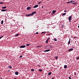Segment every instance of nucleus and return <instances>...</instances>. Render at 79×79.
Segmentation results:
<instances>
[{
  "instance_id": "obj_1",
  "label": "nucleus",
  "mask_w": 79,
  "mask_h": 79,
  "mask_svg": "<svg viewBox=\"0 0 79 79\" xmlns=\"http://www.w3.org/2000/svg\"><path fill=\"white\" fill-rule=\"evenodd\" d=\"M69 21H71L72 20V15H71L69 18Z\"/></svg>"
},
{
  "instance_id": "obj_2",
  "label": "nucleus",
  "mask_w": 79,
  "mask_h": 79,
  "mask_svg": "<svg viewBox=\"0 0 79 79\" xmlns=\"http://www.w3.org/2000/svg\"><path fill=\"white\" fill-rule=\"evenodd\" d=\"M50 39V38H48L46 41V44H48V41Z\"/></svg>"
},
{
  "instance_id": "obj_3",
  "label": "nucleus",
  "mask_w": 79,
  "mask_h": 79,
  "mask_svg": "<svg viewBox=\"0 0 79 79\" xmlns=\"http://www.w3.org/2000/svg\"><path fill=\"white\" fill-rule=\"evenodd\" d=\"M25 47H26L25 45H22L20 47V48H24Z\"/></svg>"
},
{
  "instance_id": "obj_4",
  "label": "nucleus",
  "mask_w": 79,
  "mask_h": 79,
  "mask_svg": "<svg viewBox=\"0 0 79 79\" xmlns=\"http://www.w3.org/2000/svg\"><path fill=\"white\" fill-rule=\"evenodd\" d=\"M49 51H50V49H48V50H46L44 51V52H49Z\"/></svg>"
},
{
  "instance_id": "obj_5",
  "label": "nucleus",
  "mask_w": 79,
  "mask_h": 79,
  "mask_svg": "<svg viewBox=\"0 0 79 79\" xmlns=\"http://www.w3.org/2000/svg\"><path fill=\"white\" fill-rule=\"evenodd\" d=\"M31 8H31V7H30L29 6H28L27 8V10H30V9H31Z\"/></svg>"
},
{
  "instance_id": "obj_6",
  "label": "nucleus",
  "mask_w": 79,
  "mask_h": 79,
  "mask_svg": "<svg viewBox=\"0 0 79 79\" xmlns=\"http://www.w3.org/2000/svg\"><path fill=\"white\" fill-rule=\"evenodd\" d=\"M39 6V5H36L34 6L33 7L34 8H37V7H38Z\"/></svg>"
},
{
  "instance_id": "obj_7",
  "label": "nucleus",
  "mask_w": 79,
  "mask_h": 79,
  "mask_svg": "<svg viewBox=\"0 0 79 79\" xmlns=\"http://www.w3.org/2000/svg\"><path fill=\"white\" fill-rule=\"evenodd\" d=\"M15 74L16 75H18V74H19V73L18 72H16L15 73Z\"/></svg>"
},
{
  "instance_id": "obj_8",
  "label": "nucleus",
  "mask_w": 79,
  "mask_h": 79,
  "mask_svg": "<svg viewBox=\"0 0 79 79\" xmlns=\"http://www.w3.org/2000/svg\"><path fill=\"white\" fill-rule=\"evenodd\" d=\"M74 49L73 48H71L69 50V52H71V51H72V50H73Z\"/></svg>"
},
{
  "instance_id": "obj_9",
  "label": "nucleus",
  "mask_w": 79,
  "mask_h": 79,
  "mask_svg": "<svg viewBox=\"0 0 79 79\" xmlns=\"http://www.w3.org/2000/svg\"><path fill=\"white\" fill-rule=\"evenodd\" d=\"M33 16L32 14H29L26 15V16Z\"/></svg>"
},
{
  "instance_id": "obj_10",
  "label": "nucleus",
  "mask_w": 79,
  "mask_h": 79,
  "mask_svg": "<svg viewBox=\"0 0 79 79\" xmlns=\"http://www.w3.org/2000/svg\"><path fill=\"white\" fill-rule=\"evenodd\" d=\"M70 43H71V40L69 39L68 44H70Z\"/></svg>"
},
{
  "instance_id": "obj_11",
  "label": "nucleus",
  "mask_w": 79,
  "mask_h": 79,
  "mask_svg": "<svg viewBox=\"0 0 79 79\" xmlns=\"http://www.w3.org/2000/svg\"><path fill=\"white\" fill-rule=\"evenodd\" d=\"M56 10H54L52 11V13H53L54 14H55V13H56Z\"/></svg>"
},
{
  "instance_id": "obj_12",
  "label": "nucleus",
  "mask_w": 79,
  "mask_h": 79,
  "mask_svg": "<svg viewBox=\"0 0 79 79\" xmlns=\"http://www.w3.org/2000/svg\"><path fill=\"white\" fill-rule=\"evenodd\" d=\"M35 13H36V11H35V12H32L31 13V15H33L34 14H35Z\"/></svg>"
},
{
  "instance_id": "obj_13",
  "label": "nucleus",
  "mask_w": 79,
  "mask_h": 79,
  "mask_svg": "<svg viewBox=\"0 0 79 79\" xmlns=\"http://www.w3.org/2000/svg\"><path fill=\"white\" fill-rule=\"evenodd\" d=\"M64 68H65V69H66V68H67V65H64Z\"/></svg>"
},
{
  "instance_id": "obj_14",
  "label": "nucleus",
  "mask_w": 79,
  "mask_h": 79,
  "mask_svg": "<svg viewBox=\"0 0 79 79\" xmlns=\"http://www.w3.org/2000/svg\"><path fill=\"white\" fill-rule=\"evenodd\" d=\"M2 9H5V8H6V6H4L2 7Z\"/></svg>"
},
{
  "instance_id": "obj_15",
  "label": "nucleus",
  "mask_w": 79,
  "mask_h": 79,
  "mask_svg": "<svg viewBox=\"0 0 79 79\" xmlns=\"http://www.w3.org/2000/svg\"><path fill=\"white\" fill-rule=\"evenodd\" d=\"M6 10H5V9L2 10H1V11H6Z\"/></svg>"
},
{
  "instance_id": "obj_16",
  "label": "nucleus",
  "mask_w": 79,
  "mask_h": 79,
  "mask_svg": "<svg viewBox=\"0 0 79 79\" xmlns=\"http://www.w3.org/2000/svg\"><path fill=\"white\" fill-rule=\"evenodd\" d=\"M52 74V72H49L48 73V76H50V75H51Z\"/></svg>"
},
{
  "instance_id": "obj_17",
  "label": "nucleus",
  "mask_w": 79,
  "mask_h": 79,
  "mask_svg": "<svg viewBox=\"0 0 79 79\" xmlns=\"http://www.w3.org/2000/svg\"><path fill=\"white\" fill-rule=\"evenodd\" d=\"M19 35V34H17L15 35V37H17V36H18Z\"/></svg>"
},
{
  "instance_id": "obj_18",
  "label": "nucleus",
  "mask_w": 79,
  "mask_h": 79,
  "mask_svg": "<svg viewBox=\"0 0 79 79\" xmlns=\"http://www.w3.org/2000/svg\"><path fill=\"white\" fill-rule=\"evenodd\" d=\"M1 24H3V20L2 21Z\"/></svg>"
},
{
  "instance_id": "obj_19",
  "label": "nucleus",
  "mask_w": 79,
  "mask_h": 79,
  "mask_svg": "<svg viewBox=\"0 0 79 79\" xmlns=\"http://www.w3.org/2000/svg\"><path fill=\"white\" fill-rule=\"evenodd\" d=\"M39 71H40V72H42V69H39Z\"/></svg>"
},
{
  "instance_id": "obj_20",
  "label": "nucleus",
  "mask_w": 79,
  "mask_h": 79,
  "mask_svg": "<svg viewBox=\"0 0 79 79\" xmlns=\"http://www.w3.org/2000/svg\"><path fill=\"white\" fill-rule=\"evenodd\" d=\"M66 15V13H64L63 14H62V16H64V15Z\"/></svg>"
},
{
  "instance_id": "obj_21",
  "label": "nucleus",
  "mask_w": 79,
  "mask_h": 79,
  "mask_svg": "<svg viewBox=\"0 0 79 79\" xmlns=\"http://www.w3.org/2000/svg\"><path fill=\"white\" fill-rule=\"evenodd\" d=\"M9 68L10 69H11V68H12V67L10 66H9Z\"/></svg>"
},
{
  "instance_id": "obj_22",
  "label": "nucleus",
  "mask_w": 79,
  "mask_h": 79,
  "mask_svg": "<svg viewBox=\"0 0 79 79\" xmlns=\"http://www.w3.org/2000/svg\"><path fill=\"white\" fill-rule=\"evenodd\" d=\"M73 4L74 5H76L77 4V3L75 2H74L73 3Z\"/></svg>"
},
{
  "instance_id": "obj_23",
  "label": "nucleus",
  "mask_w": 79,
  "mask_h": 79,
  "mask_svg": "<svg viewBox=\"0 0 79 79\" xmlns=\"http://www.w3.org/2000/svg\"><path fill=\"white\" fill-rule=\"evenodd\" d=\"M31 71H35V70H34V69H31Z\"/></svg>"
},
{
  "instance_id": "obj_24",
  "label": "nucleus",
  "mask_w": 79,
  "mask_h": 79,
  "mask_svg": "<svg viewBox=\"0 0 79 79\" xmlns=\"http://www.w3.org/2000/svg\"><path fill=\"white\" fill-rule=\"evenodd\" d=\"M55 58H56V59H58V57L57 56H56L55 57Z\"/></svg>"
},
{
  "instance_id": "obj_25",
  "label": "nucleus",
  "mask_w": 79,
  "mask_h": 79,
  "mask_svg": "<svg viewBox=\"0 0 79 79\" xmlns=\"http://www.w3.org/2000/svg\"><path fill=\"white\" fill-rule=\"evenodd\" d=\"M54 41H57V39H56V38H54Z\"/></svg>"
},
{
  "instance_id": "obj_26",
  "label": "nucleus",
  "mask_w": 79,
  "mask_h": 79,
  "mask_svg": "<svg viewBox=\"0 0 79 79\" xmlns=\"http://www.w3.org/2000/svg\"><path fill=\"white\" fill-rule=\"evenodd\" d=\"M46 32L45 31H44V32H42V33H41V34H44V33H45Z\"/></svg>"
},
{
  "instance_id": "obj_27",
  "label": "nucleus",
  "mask_w": 79,
  "mask_h": 79,
  "mask_svg": "<svg viewBox=\"0 0 79 79\" xmlns=\"http://www.w3.org/2000/svg\"><path fill=\"white\" fill-rule=\"evenodd\" d=\"M49 47H50L51 48H52V46H48Z\"/></svg>"
},
{
  "instance_id": "obj_28",
  "label": "nucleus",
  "mask_w": 79,
  "mask_h": 79,
  "mask_svg": "<svg viewBox=\"0 0 79 79\" xmlns=\"http://www.w3.org/2000/svg\"><path fill=\"white\" fill-rule=\"evenodd\" d=\"M74 1H72V3L73 4H74Z\"/></svg>"
},
{
  "instance_id": "obj_29",
  "label": "nucleus",
  "mask_w": 79,
  "mask_h": 79,
  "mask_svg": "<svg viewBox=\"0 0 79 79\" xmlns=\"http://www.w3.org/2000/svg\"><path fill=\"white\" fill-rule=\"evenodd\" d=\"M4 2H0V4H3V3H4Z\"/></svg>"
},
{
  "instance_id": "obj_30",
  "label": "nucleus",
  "mask_w": 79,
  "mask_h": 79,
  "mask_svg": "<svg viewBox=\"0 0 79 79\" xmlns=\"http://www.w3.org/2000/svg\"><path fill=\"white\" fill-rule=\"evenodd\" d=\"M77 60H79V56L77 57Z\"/></svg>"
},
{
  "instance_id": "obj_31",
  "label": "nucleus",
  "mask_w": 79,
  "mask_h": 79,
  "mask_svg": "<svg viewBox=\"0 0 79 79\" xmlns=\"http://www.w3.org/2000/svg\"><path fill=\"white\" fill-rule=\"evenodd\" d=\"M3 37V36H1L0 37V39H2V37Z\"/></svg>"
},
{
  "instance_id": "obj_32",
  "label": "nucleus",
  "mask_w": 79,
  "mask_h": 79,
  "mask_svg": "<svg viewBox=\"0 0 79 79\" xmlns=\"http://www.w3.org/2000/svg\"><path fill=\"white\" fill-rule=\"evenodd\" d=\"M26 45L27 46H29V44H27Z\"/></svg>"
},
{
  "instance_id": "obj_33",
  "label": "nucleus",
  "mask_w": 79,
  "mask_h": 79,
  "mask_svg": "<svg viewBox=\"0 0 79 79\" xmlns=\"http://www.w3.org/2000/svg\"><path fill=\"white\" fill-rule=\"evenodd\" d=\"M23 57V56H21L19 57V58H22Z\"/></svg>"
},
{
  "instance_id": "obj_34",
  "label": "nucleus",
  "mask_w": 79,
  "mask_h": 79,
  "mask_svg": "<svg viewBox=\"0 0 79 79\" xmlns=\"http://www.w3.org/2000/svg\"><path fill=\"white\" fill-rule=\"evenodd\" d=\"M41 46H37V47H41Z\"/></svg>"
},
{
  "instance_id": "obj_35",
  "label": "nucleus",
  "mask_w": 79,
  "mask_h": 79,
  "mask_svg": "<svg viewBox=\"0 0 79 79\" xmlns=\"http://www.w3.org/2000/svg\"><path fill=\"white\" fill-rule=\"evenodd\" d=\"M41 2H40L39 3H38V4H40V3H41Z\"/></svg>"
},
{
  "instance_id": "obj_36",
  "label": "nucleus",
  "mask_w": 79,
  "mask_h": 79,
  "mask_svg": "<svg viewBox=\"0 0 79 79\" xmlns=\"http://www.w3.org/2000/svg\"><path fill=\"white\" fill-rule=\"evenodd\" d=\"M51 15H54V14L53 12H52V13H51Z\"/></svg>"
},
{
  "instance_id": "obj_37",
  "label": "nucleus",
  "mask_w": 79,
  "mask_h": 79,
  "mask_svg": "<svg viewBox=\"0 0 79 79\" xmlns=\"http://www.w3.org/2000/svg\"><path fill=\"white\" fill-rule=\"evenodd\" d=\"M64 27V25H63V24L62 25V27Z\"/></svg>"
},
{
  "instance_id": "obj_38",
  "label": "nucleus",
  "mask_w": 79,
  "mask_h": 79,
  "mask_svg": "<svg viewBox=\"0 0 79 79\" xmlns=\"http://www.w3.org/2000/svg\"><path fill=\"white\" fill-rule=\"evenodd\" d=\"M67 3H70V2H67Z\"/></svg>"
},
{
  "instance_id": "obj_39",
  "label": "nucleus",
  "mask_w": 79,
  "mask_h": 79,
  "mask_svg": "<svg viewBox=\"0 0 79 79\" xmlns=\"http://www.w3.org/2000/svg\"><path fill=\"white\" fill-rule=\"evenodd\" d=\"M64 12H65V13H66L67 11L66 10H64Z\"/></svg>"
},
{
  "instance_id": "obj_40",
  "label": "nucleus",
  "mask_w": 79,
  "mask_h": 79,
  "mask_svg": "<svg viewBox=\"0 0 79 79\" xmlns=\"http://www.w3.org/2000/svg\"><path fill=\"white\" fill-rule=\"evenodd\" d=\"M38 67H39V68H40V65H38Z\"/></svg>"
},
{
  "instance_id": "obj_41",
  "label": "nucleus",
  "mask_w": 79,
  "mask_h": 79,
  "mask_svg": "<svg viewBox=\"0 0 79 79\" xmlns=\"http://www.w3.org/2000/svg\"><path fill=\"white\" fill-rule=\"evenodd\" d=\"M70 2H71V3H72V2H73V1H70Z\"/></svg>"
},
{
  "instance_id": "obj_42",
  "label": "nucleus",
  "mask_w": 79,
  "mask_h": 79,
  "mask_svg": "<svg viewBox=\"0 0 79 79\" xmlns=\"http://www.w3.org/2000/svg\"><path fill=\"white\" fill-rule=\"evenodd\" d=\"M36 34H39V32H37L36 33Z\"/></svg>"
},
{
  "instance_id": "obj_43",
  "label": "nucleus",
  "mask_w": 79,
  "mask_h": 79,
  "mask_svg": "<svg viewBox=\"0 0 79 79\" xmlns=\"http://www.w3.org/2000/svg\"><path fill=\"white\" fill-rule=\"evenodd\" d=\"M69 79H71V78L70 77H69Z\"/></svg>"
},
{
  "instance_id": "obj_44",
  "label": "nucleus",
  "mask_w": 79,
  "mask_h": 79,
  "mask_svg": "<svg viewBox=\"0 0 79 79\" xmlns=\"http://www.w3.org/2000/svg\"><path fill=\"white\" fill-rule=\"evenodd\" d=\"M74 74L75 75H76V73H74Z\"/></svg>"
},
{
  "instance_id": "obj_45",
  "label": "nucleus",
  "mask_w": 79,
  "mask_h": 79,
  "mask_svg": "<svg viewBox=\"0 0 79 79\" xmlns=\"http://www.w3.org/2000/svg\"><path fill=\"white\" fill-rule=\"evenodd\" d=\"M54 79V78L52 77V79Z\"/></svg>"
},
{
  "instance_id": "obj_46",
  "label": "nucleus",
  "mask_w": 79,
  "mask_h": 79,
  "mask_svg": "<svg viewBox=\"0 0 79 79\" xmlns=\"http://www.w3.org/2000/svg\"><path fill=\"white\" fill-rule=\"evenodd\" d=\"M44 8V6H42V8Z\"/></svg>"
},
{
  "instance_id": "obj_47",
  "label": "nucleus",
  "mask_w": 79,
  "mask_h": 79,
  "mask_svg": "<svg viewBox=\"0 0 79 79\" xmlns=\"http://www.w3.org/2000/svg\"><path fill=\"white\" fill-rule=\"evenodd\" d=\"M51 13V12H49V14H50Z\"/></svg>"
},
{
  "instance_id": "obj_48",
  "label": "nucleus",
  "mask_w": 79,
  "mask_h": 79,
  "mask_svg": "<svg viewBox=\"0 0 79 79\" xmlns=\"http://www.w3.org/2000/svg\"><path fill=\"white\" fill-rule=\"evenodd\" d=\"M10 70H8V72H10Z\"/></svg>"
},
{
  "instance_id": "obj_49",
  "label": "nucleus",
  "mask_w": 79,
  "mask_h": 79,
  "mask_svg": "<svg viewBox=\"0 0 79 79\" xmlns=\"http://www.w3.org/2000/svg\"><path fill=\"white\" fill-rule=\"evenodd\" d=\"M2 79V77L0 78V79Z\"/></svg>"
},
{
  "instance_id": "obj_50",
  "label": "nucleus",
  "mask_w": 79,
  "mask_h": 79,
  "mask_svg": "<svg viewBox=\"0 0 79 79\" xmlns=\"http://www.w3.org/2000/svg\"><path fill=\"white\" fill-rule=\"evenodd\" d=\"M14 79H17V78H14Z\"/></svg>"
},
{
  "instance_id": "obj_51",
  "label": "nucleus",
  "mask_w": 79,
  "mask_h": 79,
  "mask_svg": "<svg viewBox=\"0 0 79 79\" xmlns=\"http://www.w3.org/2000/svg\"><path fill=\"white\" fill-rule=\"evenodd\" d=\"M48 0V1H50V0Z\"/></svg>"
},
{
  "instance_id": "obj_52",
  "label": "nucleus",
  "mask_w": 79,
  "mask_h": 79,
  "mask_svg": "<svg viewBox=\"0 0 79 79\" xmlns=\"http://www.w3.org/2000/svg\"><path fill=\"white\" fill-rule=\"evenodd\" d=\"M64 1H65V0H64Z\"/></svg>"
},
{
  "instance_id": "obj_53",
  "label": "nucleus",
  "mask_w": 79,
  "mask_h": 79,
  "mask_svg": "<svg viewBox=\"0 0 79 79\" xmlns=\"http://www.w3.org/2000/svg\"><path fill=\"white\" fill-rule=\"evenodd\" d=\"M76 37H75V38H76Z\"/></svg>"
}]
</instances>
